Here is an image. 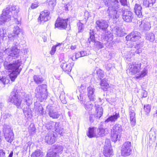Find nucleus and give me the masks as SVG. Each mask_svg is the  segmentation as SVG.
<instances>
[{
  "mask_svg": "<svg viewBox=\"0 0 157 157\" xmlns=\"http://www.w3.org/2000/svg\"><path fill=\"white\" fill-rule=\"evenodd\" d=\"M141 64H132L129 66V71L132 74H134L139 72L140 69Z\"/></svg>",
  "mask_w": 157,
  "mask_h": 157,
  "instance_id": "412c9836",
  "label": "nucleus"
},
{
  "mask_svg": "<svg viewBox=\"0 0 157 157\" xmlns=\"http://www.w3.org/2000/svg\"><path fill=\"white\" fill-rule=\"evenodd\" d=\"M68 19H64L62 18H58L55 24V27L60 29H65L67 25Z\"/></svg>",
  "mask_w": 157,
  "mask_h": 157,
  "instance_id": "f8f14e48",
  "label": "nucleus"
},
{
  "mask_svg": "<svg viewBox=\"0 0 157 157\" xmlns=\"http://www.w3.org/2000/svg\"><path fill=\"white\" fill-rule=\"evenodd\" d=\"M129 113L130 117L131 124L132 125L134 126L135 125L136 123V113L135 112V109L134 107L131 106L129 108Z\"/></svg>",
  "mask_w": 157,
  "mask_h": 157,
  "instance_id": "6ab92c4d",
  "label": "nucleus"
},
{
  "mask_svg": "<svg viewBox=\"0 0 157 157\" xmlns=\"http://www.w3.org/2000/svg\"><path fill=\"white\" fill-rule=\"evenodd\" d=\"M112 67V65L111 64H108L107 65V66L106 67V68L108 70H110V69Z\"/></svg>",
  "mask_w": 157,
  "mask_h": 157,
  "instance_id": "338daca9",
  "label": "nucleus"
},
{
  "mask_svg": "<svg viewBox=\"0 0 157 157\" xmlns=\"http://www.w3.org/2000/svg\"><path fill=\"white\" fill-rule=\"evenodd\" d=\"M0 107L2 111L5 110V107H4L3 104L2 103L0 104Z\"/></svg>",
  "mask_w": 157,
  "mask_h": 157,
  "instance_id": "69168bd1",
  "label": "nucleus"
},
{
  "mask_svg": "<svg viewBox=\"0 0 157 157\" xmlns=\"http://www.w3.org/2000/svg\"><path fill=\"white\" fill-rule=\"evenodd\" d=\"M103 109L100 106H99L96 108L95 114L94 116L95 117L99 118L102 115Z\"/></svg>",
  "mask_w": 157,
  "mask_h": 157,
  "instance_id": "c756f323",
  "label": "nucleus"
},
{
  "mask_svg": "<svg viewBox=\"0 0 157 157\" xmlns=\"http://www.w3.org/2000/svg\"><path fill=\"white\" fill-rule=\"evenodd\" d=\"M60 67L64 71L68 73L71 72L72 69V67L70 63L67 64L65 63H62Z\"/></svg>",
  "mask_w": 157,
  "mask_h": 157,
  "instance_id": "a878e982",
  "label": "nucleus"
},
{
  "mask_svg": "<svg viewBox=\"0 0 157 157\" xmlns=\"http://www.w3.org/2000/svg\"><path fill=\"white\" fill-rule=\"evenodd\" d=\"M132 150V144L131 142L126 141L124 142L121 147V155L123 156H127L130 155Z\"/></svg>",
  "mask_w": 157,
  "mask_h": 157,
  "instance_id": "0eeeda50",
  "label": "nucleus"
},
{
  "mask_svg": "<svg viewBox=\"0 0 157 157\" xmlns=\"http://www.w3.org/2000/svg\"><path fill=\"white\" fill-rule=\"evenodd\" d=\"M14 18V19L15 20V21L16 24H19L21 22L20 19H19L18 18H15V17Z\"/></svg>",
  "mask_w": 157,
  "mask_h": 157,
  "instance_id": "0e129e2a",
  "label": "nucleus"
},
{
  "mask_svg": "<svg viewBox=\"0 0 157 157\" xmlns=\"http://www.w3.org/2000/svg\"><path fill=\"white\" fill-rule=\"evenodd\" d=\"M23 112L25 117H30L31 115L32 111L29 108L26 109H23Z\"/></svg>",
  "mask_w": 157,
  "mask_h": 157,
  "instance_id": "e433bc0d",
  "label": "nucleus"
},
{
  "mask_svg": "<svg viewBox=\"0 0 157 157\" xmlns=\"http://www.w3.org/2000/svg\"><path fill=\"white\" fill-rule=\"evenodd\" d=\"M70 6V4L69 3L66 4L64 6V7L65 8V10L67 11H68L69 10L68 8Z\"/></svg>",
  "mask_w": 157,
  "mask_h": 157,
  "instance_id": "e2e57ef3",
  "label": "nucleus"
},
{
  "mask_svg": "<svg viewBox=\"0 0 157 157\" xmlns=\"http://www.w3.org/2000/svg\"><path fill=\"white\" fill-rule=\"evenodd\" d=\"M54 151H55L54 152L56 153H56L60 154L62 153L63 149V147L62 146L57 145L54 146Z\"/></svg>",
  "mask_w": 157,
  "mask_h": 157,
  "instance_id": "2f4dec72",
  "label": "nucleus"
},
{
  "mask_svg": "<svg viewBox=\"0 0 157 157\" xmlns=\"http://www.w3.org/2000/svg\"><path fill=\"white\" fill-rule=\"evenodd\" d=\"M147 74V71L146 69H144L143 71H142L141 73L140 74L139 76H137L136 77L138 78L140 77H143L144 76Z\"/></svg>",
  "mask_w": 157,
  "mask_h": 157,
  "instance_id": "09e8293b",
  "label": "nucleus"
},
{
  "mask_svg": "<svg viewBox=\"0 0 157 157\" xmlns=\"http://www.w3.org/2000/svg\"><path fill=\"white\" fill-rule=\"evenodd\" d=\"M109 133L107 128H103L101 126H100L96 130V138L103 136Z\"/></svg>",
  "mask_w": 157,
  "mask_h": 157,
  "instance_id": "aec40b11",
  "label": "nucleus"
},
{
  "mask_svg": "<svg viewBox=\"0 0 157 157\" xmlns=\"http://www.w3.org/2000/svg\"><path fill=\"white\" fill-rule=\"evenodd\" d=\"M53 125H54L55 130L60 135H63V129L62 128L60 127L59 122H56L55 124L54 122L48 123L46 125V127L48 129L51 130L52 129Z\"/></svg>",
  "mask_w": 157,
  "mask_h": 157,
  "instance_id": "9d476101",
  "label": "nucleus"
},
{
  "mask_svg": "<svg viewBox=\"0 0 157 157\" xmlns=\"http://www.w3.org/2000/svg\"><path fill=\"white\" fill-rule=\"evenodd\" d=\"M140 34L137 31L132 32L130 33L126 37V40L132 41H136L140 38Z\"/></svg>",
  "mask_w": 157,
  "mask_h": 157,
  "instance_id": "dca6fc26",
  "label": "nucleus"
},
{
  "mask_svg": "<svg viewBox=\"0 0 157 157\" xmlns=\"http://www.w3.org/2000/svg\"><path fill=\"white\" fill-rule=\"evenodd\" d=\"M37 92L36 94V96L42 101L44 100L47 98V96L45 93L46 89L43 88L41 86H39L36 88Z\"/></svg>",
  "mask_w": 157,
  "mask_h": 157,
  "instance_id": "9b49d317",
  "label": "nucleus"
},
{
  "mask_svg": "<svg viewBox=\"0 0 157 157\" xmlns=\"http://www.w3.org/2000/svg\"><path fill=\"white\" fill-rule=\"evenodd\" d=\"M95 37L94 35H90V39H89L88 40L89 41L90 43V41L89 40H90V41L92 42H93V43L94 42L95 40Z\"/></svg>",
  "mask_w": 157,
  "mask_h": 157,
  "instance_id": "5fc2aeb1",
  "label": "nucleus"
},
{
  "mask_svg": "<svg viewBox=\"0 0 157 157\" xmlns=\"http://www.w3.org/2000/svg\"><path fill=\"white\" fill-rule=\"evenodd\" d=\"M97 74L98 78L100 79H101L104 77V72L100 69L96 71Z\"/></svg>",
  "mask_w": 157,
  "mask_h": 157,
  "instance_id": "4c0bfd02",
  "label": "nucleus"
},
{
  "mask_svg": "<svg viewBox=\"0 0 157 157\" xmlns=\"http://www.w3.org/2000/svg\"><path fill=\"white\" fill-rule=\"evenodd\" d=\"M41 151L40 150L36 151L35 152L33 153L31 156L32 157H41Z\"/></svg>",
  "mask_w": 157,
  "mask_h": 157,
  "instance_id": "ea45409f",
  "label": "nucleus"
},
{
  "mask_svg": "<svg viewBox=\"0 0 157 157\" xmlns=\"http://www.w3.org/2000/svg\"><path fill=\"white\" fill-rule=\"evenodd\" d=\"M94 43V45L98 48H102L101 44L100 42L98 41H95Z\"/></svg>",
  "mask_w": 157,
  "mask_h": 157,
  "instance_id": "37998d69",
  "label": "nucleus"
},
{
  "mask_svg": "<svg viewBox=\"0 0 157 157\" xmlns=\"http://www.w3.org/2000/svg\"><path fill=\"white\" fill-rule=\"evenodd\" d=\"M5 10L13 17H16L19 11L18 6L13 4L8 6Z\"/></svg>",
  "mask_w": 157,
  "mask_h": 157,
  "instance_id": "1a4fd4ad",
  "label": "nucleus"
},
{
  "mask_svg": "<svg viewBox=\"0 0 157 157\" xmlns=\"http://www.w3.org/2000/svg\"><path fill=\"white\" fill-rule=\"evenodd\" d=\"M100 85L101 88L105 91L107 90L109 86V84L107 82L106 79L105 78L101 80Z\"/></svg>",
  "mask_w": 157,
  "mask_h": 157,
  "instance_id": "c85d7f7f",
  "label": "nucleus"
},
{
  "mask_svg": "<svg viewBox=\"0 0 157 157\" xmlns=\"http://www.w3.org/2000/svg\"><path fill=\"white\" fill-rule=\"evenodd\" d=\"M28 129L29 133L31 134H33L36 131V128L33 124H31Z\"/></svg>",
  "mask_w": 157,
  "mask_h": 157,
  "instance_id": "58836bf2",
  "label": "nucleus"
},
{
  "mask_svg": "<svg viewBox=\"0 0 157 157\" xmlns=\"http://www.w3.org/2000/svg\"><path fill=\"white\" fill-rule=\"evenodd\" d=\"M155 2V0H148V2L149 3V7H152Z\"/></svg>",
  "mask_w": 157,
  "mask_h": 157,
  "instance_id": "864d4df0",
  "label": "nucleus"
},
{
  "mask_svg": "<svg viewBox=\"0 0 157 157\" xmlns=\"http://www.w3.org/2000/svg\"><path fill=\"white\" fill-rule=\"evenodd\" d=\"M80 55L82 57H83L87 55V53L86 52L84 51H82L80 52Z\"/></svg>",
  "mask_w": 157,
  "mask_h": 157,
  "instance_id": "680f3d73",
  "label": "nucleus"
},
{
  "mask_svg": "<svg viewBox=\"0 0 157 157\" xmlns=\"http://www.w3.org/2000/svg\"><path fill=\"white\" fill-rule=\"evenodd\" d=\"M112 150L109 140L105 141V144L104 146L103 153L105 157H110L112 155Z\"/></svg>",
  "mask_w": 157,
  "mask_h": 157,
  "instance_id": "ddd939ff",
  "label": "nucleus"
},
{
  "mask_svg": "<svg viewBox=\"0 0 157 157\" xmlns=\"http://www.w3.org/2000/svg\"><path fill=\"white\" fill-rule=\"evenodd\" d=\"M124 29L121 27H116L114 29V33L117 36H121L124 34Z\"/></svg>",
  "mask_w": 157,
  "mask_h": 157,
  "instance_id": "cd10ccee",
  "label": "nucleus"
},
{
  "mask_svg": "<svg viewBox=\"0 0 157 157\" xmlns=\"http://www.w3.org/2000/svg\"><path fill=\"white\" fill-rule=\"evenodd\" d=\"M77 25L78 26V32H81L82 31L83 28V24L81 22H79L77 23Z\"/></svg>",
  "mask_w": 157,
  "mask_h": 157,
  "instance_id": "a19ab883",
  "label": "nucleus"
},
{
  "mask_svg": "<svg viewBox=\"0 0 157 157\" xmlns=\"http://www.w3.org/2000/svg\"><path fill=\"white\" fill-rule=\"evenodd\" d=\"M144 109L145 111L147 113H149L151 110V106L149 105H145L144 106Z\"/></svg>",
  "mask_w": 157,
  "mask_h": 157,
  "instance_id": "c03bdc74",
  "label": "nucleus"
},
{
  "mask_svg": "<svg viewBox=\"0 0 157 157\" xmlns=\"http://www.w3.org/2000/svg\"><path fill=\"white\" fill-rule=\"evenodd\" d=\"M49 155V157H56V153L55 152H54L52 151L51 153V154L50 155L48 154Z\"/></svg>",
  "mask_w": 157,
  "mask_h": 157,
  "instance_id": "13d9d810",
  "label": "nucleus"
},
{
  "mask_svg": "<svg viewBox=\"0 0 157 157\" xmlns=\"http://www.w3.org/2000/svg\"><path fill=\"white\" fill-rule=\"evenodd\" d=\"M22 97L24 99L23 103H25L28 106L30 105L32 103L31 96L29 94H27L25 93H22L21 94Z\"/></svg>",
  "mask_w": 157,
  "mask_h": 157,
  "instance_id": "4be33fe9",
  "label": "nucleus"
},
{
  "mask_svg": "<svg viewBox=\"0 0 157 157\" xmlns=\"http://www.w3.org/2000/svg\"><path fill=\"white\" fill-rule=\"evenodd\" d=\"M3 133L4 136L6 141L11 143L14 138V134L10 126L4 124L3 126Z\"/></svg>",
  "mask_w": 157,
  "mask_h": 157,
  "instance_id": "423d86ee",
  "label": "nucleus"
},
{
  "mask_svg": "<svg viewBox=\"0 0 157 157\" xmlns=\"http://www.w3.org/2000/svg\"><path fill=\"white\" fill-rule=\"evenodd\" d=\"M135 12L136 14L139 17H141L142 15V8L140 5L136 3L134 7Z\"/></svg>",
  "mask_w": 157,
  "mask_h": 157,
  "instance_id": "bb28decb",
  "label": "nucleus"
},
{
  "mask_svg": "<svg viewBox=\"0 0 157 157\" xmlns=\"http://www.w3.org/2000/svg\"><path fill=\"white\" fill-rule=\"evenodd\" d=\"M34 81L37 84L41 83L44 81L42 76L39 75H35L33 77Z\"/></svg>",
  "mask_w": 157,
  "mask_h": 157,
  "instance_id": "72a5a7b5",
  "label": "nucleus"
},
{
  "mask_svg": "<svg viewBox=\"0 0 157 157\" xmlns=\"http://www.w3.org/2000/svg\"><path fill=\"white\" fill-rule=\"evenodd\" d=\"M120 2L121 5L123 6H125L127 4V0H120Z\"/></svg>",
  "mask_w": 157,
  "mask_h": 157,
  "instance_id": "bf43d9fd",
  "label": "nucleus"
},
{
  "mask_svg": "<svg viewBox=\"0 0 157 157\" xmlns=\"http://www.w3.org/2000/svg\"><path fill=\"white\" fill-rule=\"evenodd\" d=\"M96 128L95 127L89 128L86 133L87 136L90 138H96Z\"/></svg>",
  "mask_w": 157,
  "mask_h": 157,
  "instance_id": "b1692460",
  "label": "nucleus"
},
{
  "mask_svg": "<svg viewBox=\"0 0 157 157\" xmlns=\"http://www.w3.org/2000/svg\"><path fill=\"white\" fill-rule=\"evenodd\" d=\"M87 90L88 97L90 101H94L95 98L94 92L95 91L94 88L90 86L87 88Z\"/></svg>",
  "mask_w": 157,
  "mask_h": 157,
  "instance_id": "5701e85b",
  "label": "nucleus"
},
{
  "mask_svg": "<svg viewBox=\"0 0 157 157\" xmlns=\"http://www.w3.org/2000/svg\"><path fill=\"white\" fill-rule=\"evenodd\" d=\"M93 105L90 102H88L86 103L84 105V107L85 109L88 111H90L93 107Z\"/></svg>",
  "mask_w": 157,
  "mask_h": 157,
  "instance_id": "f704fd0d",
  "label": "nucleus"
},
{
  "mask_svg": "<svg viewBox=\"0 0 157 157\" xmlns=\"http://www.w3.org/2000/svg\"><path fill=\"white\" fill-rule=\"evenodd\" d=\"M140 27L142 29L144 30H148L151 28L150 24L148 22H142L140 25Z\"/></svg>",
  "mask_w": 157,
  "mask_h": 157,
  "instance_id": "7c9ffc66",
  "label": "nucleus"
},
{
  "mask_svg": "<svg viewBox=\"0 0 157 157\" xmlns=\"http://www.w3.org/2000/svg\"><path fill=\"white\" fill-rule=\"evenodd\" d=\"M96 27L97 29L98 30L106 32L109 26L108 22L106 20L103 19H100L96 22Z\"/></svg>",
  "mask_w": 157,
  "mask_h": 157,
  "instance_id": "6e6552de",
  "label": "nucleus"
},
{
  "mask_svg": "<svg viewBox=\"0 0 157 157\" xmlns=\"http://www.w3.org/2000/svg\"><path fill=\"white\" fill-rule=\"evenodd\" d=\"M89 16V13L88 11H86L84 12V19L85 20V23L86 22L87 20L88 19Z\"/></svg>",
  "mask_w": 157,
  "mask_h": 157,
  "instance_id": "603ef678",
  "label": "nucleus"
},
{
  "mask_svg": "<svg viewBox=\"0 0 157 157\" xmlns=\"http://www.w3.org/2000/svg\"><path fill=\"white\" fill-rule=\"evenodd\" d=\"M47 108L48 109V113L50 117L53 119H57L59 117L60 114L53 107L48 105L47 106Z\"/></svg>",
  "mask_w": 157,
  "mask_h": 157,
  "instance_id": "f3484780",
  "label": "nucleus"
},
{
  "mask_svg": "<svg viewBox=\"0 0 157 157\" xmlns=\"http://www.w3.org/2000/svg\"><path fill=\"white\" fill-rule=\"evenodd\" d=\"M75 58H74L73 57H71L72 60L73 61H75L77 60L78 58L81 57V55H80V52H78L75 55Z\"/></svg>",
  "mask_w": 157,
  "mask_h": 157,
  "instance_id": "49530a36",
  "label": "nucleus"
},
{
  "mask_svg": "<svg viewBox=\"0 0 157 157\" xmlns=\"http://www.w3.org/2000/svg\"><path fill=\"white\" fill-rule=\"evenodd\" d=\"M6 30L3 29H0V38L2 39V38L5 36L6 34Z\"/></svg>",
  "mask_w": 157,
  "mask_h": 157,
  "instance_id": "79ce46f5",
  "label": "nucleus"
},
{
  "mask_svg": "<svg viewBox=\"0 0 157 157\" xmlns=\"http://www.w3.org/2000/svg\"><path fill=\"white\" fill-rule=\"evenodd\" d=\"M48 4L49 6L54 7L56 5V1L55 0H51L48 2Z\"/></svg>",
  "mask_w": 157,
  "mask_h": 157,
  "instance_id": "8fccbe9b",
  "label": "nucleus"
},
{
  "mask_svg": "<svg viewBox=\"0 0 157 157\" xmlns=\"http://www.w3.org/2000/svg\"><path fill=\"white\" fill-rule=\"evenodd\" d=\"M45 140L49 144H53L55 142V135L53 132H49L45 136Z\"/></svg>",
  "mask_w": 157,
  "mask_h": 157,
  "instance_id": "a211bd4d",
  "label": "nucleus"
},
{
  "mask_svg": "<svg viewBox=\"0 0 157 157\" xmlns=\"http://www.w3.org/2000/svg\"><path fill=\"white\" fill-rule=\"evenodd\" d=\"M141 95L143 97H146L147 96V92L145 91H143Z\"/></svg>",
  "mask_w": 157,
  "mask_h": 157,
  "instance_id": "052dcab7",
  "label": "nucleus"
},
{
  "mask_svg": "<svg viewBox=\"0 0 157 157\" xmlns=\"http://www.w3.org/2000/svg\"><path fill=\"white\" fill-rule=\"evenodd\" d=\"M0 80H1L4 84H5L6 83V79L5 78H1L0 77Z\"/></svg>",
  "mask_w": 157,
  "mask_h": 157,
  "instance_id": "774afa93",
  "label": "nucleus"
},
{
  "mask_svg": "<svg viewBox=\"0 0 157 157\" xmlns=\"http://www.w3.org/2000/svg\"><path fill=\"white\" fill-rule=\"evenodd\" d=\"M146 39L151 42H153L155 40V36L152 33H148L146 35Z\"/></svg>",
  "mask_w": 157,
  "mask_h": 157,
  "instance_id": "473e14b6",
  "label": "nucleus"
},
{
  "mask_svg": "<svg viewBox=\"0 0 157 157\" xmlns=\"http://www.w3.org/2000/svg\"><path fill=\"white\" fill-rule=\"evenodd\" d=\"M11 15L5 9L4 10L1 16H0V25H2L4 23L9 21L11 20Z\"/></svg>",
  "mask_w": 157,
  "mask_h": 157,
  "instance_id": "2eb2a0df",
  "label": "nucleus"
},
{
  "mask_svg": "<svg viewBox=\"0 0 157 157\" xmlns=\"http://www.w3.org/2000/svg\"><path fill=\"white\" fill-rule=\"evenodd\" d=\"M61 45V44L59 43L53 46L50 52L51 54L52 55H53L56 50V49L58 48H60Z\"/></svg>",
  "mask_w": 157,
  "mask_h": 157,
  "instance_id": "c9c22d12",
  "label": "nucleus"
},
{
  "mask_svg": "<svg viewBox=\"0 0 157 157\" xmlns=\"http://www.w3.org/2000/svg\"><path fill=\"white\" fill-rule=\"evenodd\" d=\"M143 5L146 7H149V3L148 2V0H144L143 2Z\"/></svg>",
  "mask_w": 157,
  "mask_h": 157,
  "instance_id": "6e6d98bb",
  "label": "nucleus"
},
{
  "mask_svg": "<svg viewBox=\"0 0 157 157\" xmlns=\"http://www.w3.org/2000/svg\"><path fill=\"white\" fill-rule=\"evenodd\" d=\"M17 45L15 46H12L10 48H8L4 51L5 53L7 54L8 56L5 59L6 60L4 62L3 65L6 70L9 72H11L9 76L12 81H14L22 70V68L21 67L22 64L21 60H14L12 62L10 61L11 59L10 57H13L15 59L19 56L20 50L16 46Z\"/></svg>",
  "mask_w": 157,
  "mask_h": 157,
  "instance_id": "f257e3e1",
  "label": "nucleus"
},
{
  "mask_svg": "<svg viewBox=\"0 0 157 157\" xmlns=\"http://www.w3.org/2000/svg\"><path fill=\"white\" fill-rule=\"evenodd\" d=\"M11 116V115L9 113H7L5 115H2L0 121H3V119L9 118Z\"/></svg>",
  "mask_w": 157,
  "mask_h": 157,
  "instance_id": "a18cd8bd",
  "label": "nucleus"
},
{
  "mask_svg": "<svg viewBox=\"0 0 157 157\" xmlns=\"http://www.w3.org/2000/svg\"><path fill=\"white\" fill-rule=\"evenodd\" d=\"M106 1L105 4L107 3L108 7V13L111 17L113 19H117L119 17L121 11H122V18L125 21L127 22H131L134 18V15L132 13L127 10H123L122 9H119V2L117 0L113 2L108 1Z\"/></svg>",
  "mask_w": 157,
  "mask_h": 157,
  "instance_id": "f03ea898",
  "label": "nucleus"
},
{
  "mask_svg": "<svg viewBox=\"0 0 157 157\" xmlns=\"http://www.w3.org/2000/svg\"><path fill=\"white\" fill-rule=\"evenodd\" d=\"M113 132L111 133V137L112 141L115 142L117 140H119L120 134L123 131L121 125L119 124H115L113 127Z\"/></svg>",
  "mask_w": 157,
  "mask_h": 157,
  "instance_id": "39448f33",
  "label": "nucleus"
},
{
  "mask_svg": "<svg viewBox=\"0 0 157 157\" xmlns=\"http://www.w3.org/2000/svg\"><path fill=\"white\" fill-rule=\"evenodd\" d=\"M22 29H20L18 26H15L12 33L9 34L8 38L10 39H13L14 44L15 45L18 44V42L20 38L19 36L20 33H22Z\"/></svg>",
  "mask_w": 157,
  "mask_h": 157,
  "instance_id": "20e7f679",
  "label": "nucleus"
},
{
  "mask_svg": "<svg viewBox=\"0 0 157 157\" xmlns=\"http://www.w3.org/2000/svg\"><path fill=\"white\" fill-rule=\"evenodd\" d=\"M59 98L63 104H65L67 103V101L65 100V98L64 94H61L59 96Z\"/></svg>",
  "mask_w": 157,
  "mask_h": 157,
  "instance_id": "de8ad7c7",
  "label": "nucleus"
},
{
  "mask_svg": "<svg viewBox=\"0 0 157 157\" xmlns=\"http://www.w3.org/2000/svg\"><path fill=\"white\" fill-rule=\"evenodd\" d=\"M50 12L48 10H44L41 12L38 19V21L40 24L43 23L50 19Z\"/></svg>",
  "mask_w": 157,
  "mask_h": 157,
  "instance_id": "4468645a",
  "label": "nucleus"
},
{
  "mask_svg": "<svg viewBox=\"0 0 157 157\" xmlns=\"http://www.w3.org/2000/svg\"><path fill=\"white\" fill-rule=\"evenodd\" d=\"M5 153L2 149H0V157H5Z\"/></svg>",
  "mask_w": 157,
  "mask_h": 157,
  "instance_id": "4d7b16f0",
  "label": "nucleus"
},
{
  "mask_svg": "<svg viewBox=\"0 0 157 157\" xmlns=\"http://www.w3.org/2000/svg\"><path fill=\"white\" fill-rule=\"evenodd\" d=\"M38 6V3L37 2L33 3L31 6V8L32 9H34L37 7Z\"/></svg>",
  "mask_w": 157,
  "mask_h": 157,
  "instance_id": "3c124183",
  "label": "nucleus"
},
{
  "mask_svg": "<svg viewBox=\"0 0 157 157\" xmlns=\"http://www.w3.org/2000/svg\"><path fill=\"white\" fill-rule=\"evenodd\" d=\"M21 89V88L19 85H16L15 87L14 91L11 93L8 99L9 101L13 103L18 108L20 106L22 101V98L18 94Z\"/></svg>",
  "mask_w": 157,
  "mask_h": 157,
  "instance_id": "7ed1b4c3",
  "label": "nucleus"
},
{
  "mask_svg": "<svg viewBox=\"0 0 157 157\" xmlns=\"http://www.w3.org/2000/svg\"><path fill=\"white\" fill-rule=\"evenodd\" d=\"M120 117V115L118 112H116L115 114L110 116L105 121V123H108L109 121L112 122L116 121L117 119Z\"/></svg>",
  "mask_w": 157,
  "mask_h": 157,
  "instance_id": "393cba45",
  "label": "nucleus"
}]
</instances>
